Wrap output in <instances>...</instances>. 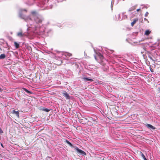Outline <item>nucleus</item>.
Segmentation results:
<instances>
[{"label": "nucleus", "instance_id": "obj_1", "mask_svg": "<svg viewBox=\"0 0 160 160\" xmlns=\"http://www.w3.org/2000/svg\"><path fill=\"white\" fill-rule=\"evenodd\" d=\"M95 51V54L94 55L95 59L101 64L104 65L103 55L99 52V51Z\"/></svg>", "mask_w": 160, "mask_h": 160}, {"label": "nucleus", "instance_id": "obj_2", "mask_svg": "<svg viewBox=\"0 0 160 160\" xmlns=\"http://www.w3.org/2000/svg\"><path fill=\"white\" fill-rule=\"evenodd\" d=\"M87 124L88 125H92L97 123V121L93 119L91 117H88L86 118Z\"/></svg>", "mask_w": 160, "mask_h": 160}, {"label": "nucleus", "instance_id": "obj_3", "mask_svg": "<svg viewBox=\"0 0 160 160\" xmlns=\"http://www.w3.org/2000/svg\"><path fill=\"white\" fill-rule=\"evenodd\" d=\"M34 18L35 21L37 23H41L44 20L43 17L40 15H38L37 17H35Z\"/></svg>", "mask_w": 160, "mask_h": 160}, {"label": "nucleus", "instance_id": "obj_4", "mask_svg": "<svg viewBox=\"0 0 160 160\" xmlns=\"http://www.w3.org/2000/svg\"><path fill=\"white\" fill-rule=\"evenodd\" d=\"M23 11H25L26 12L27 10L25 9L20 10V12H19V16L21 18L23 19H25V16L22 13V12Z\"/></svg>", "mask_w": 160, "mask_h": 160}, {"label": "nucleus", "instance_id": "obj_5", "mask_svg": "<svg viewBox=\"0 0 160 160\" xmlns=\"http://www.w3.org/2000/svg\"><path fill=\"white\" fill-rule=\"evenodd\" d=\"M76 149L77 152L79 153L80 154L82 155L83 156L86 155V153L85 152L82 151V150L79 149L78 148H77Z\"/></svg>", "mask_w": 160, "mask_h": 160}, {"label": "nucleus", "instance_id": "obj_6", "mask_svg": "<svg viewBox=\"0 0 160 160\" xmlns=\"http://www.w3.org/2000/svg\"><path fill=\"white\" fill-rule=\"evenodd\" d=\"M79 122L80 123L83 124H87L86 118H82L79 119Z\"/></svg>", "mask_w": 160, "mask_h": 160}, {"label": "nucleus", "instance_id": "obj_7", "mask_svg": "<svg viewBox=\"0 0 160 160\" xmlns=\"http://www.w3.org/2000/svg\"><path fill=\"white\" fill-rule=\"evenodd\" d=\"M31 13L32 14V15L33 18H34L35 17H37L38 15H40L36 11H32Z\"/></svg>", "mask_w": 160, "mask_h": 160}, {"label": "nucleus", "instance_id": "obj_8", "mask_svg": "<svg viewBox=\"0 0 160 160\" xmlns=\"http://www.w3.org/2000/svg\"><path fill=\"white\" fill-rule=\"evenodd\" d=\"M62 94L66 98V99H69L70 98V97L69 94L66 91L63 92Z\"/></svg>", "mask_w": 160, "mask_h": 160}, {"label": "nucleus", "instance_id": "obj_9", "mask_svg": "<svg viewBox=\"0 0 160 160\" xmlns=\"http://www.w3.org/2000/svg\"><path fill=\"white\" fill-rule=\"evenodd\" d=\"M146 126L147 128H150V129H152L153 130H154L155 129V128L152 126V125L149 124H147L146 125Z\"/></svg>", "mask_w": 160, "mask_h": 160}, {"label": "nucleus", "instance_id": "obj_10", "mask_svg": "<svg viewBox=\"0 0 160 160\" xmlns=\"http://www.w3.org/2000/svg\"><path fill=\"white\" fill-rule=\"evenodd\" d=\"M12 112L13 114H15L16 116L18 118L19 117V112L18 111H16L14 110L12 111Z\"/></svg>", "mask_w": 160, "mask_h": 160}, {"label": "nucleus", "instance_id": "obj_11", "mask_svg": "<svg viewBox=\"0 0 160 160\" xmlns=\"http://www.w3.org/2000/svg\"><path fill=\"white\" fill-rule=\"evenodd\" d=\"M138 19L137 18L134 19L133 21L131 23V26H133L136 22L138 21Z\"/></svg>", "mask_w": 160, "mask_h": 160}, {"label": "nucleus", "instance_id": "obj_12", "mask_svg": "<svg viewBox=\"0 0 160 160\" xmlns=\"http://www.w3.org/2000/svg\"><path fill=\"white\" fill-rule=\"evenodd\" d=\"M82 79L84 80L85 82H87L88 81H93V80L91 79H89L87 78H83Z\"/></svg>", "mask_w": 160, "mask_h": 160}, {"label": "nucleus", "instance_id": "obj_13", "mask_svg": "<svg viewBox=\"0 0 160 160\" xmlns=\"http://www.w3.org/2000/svg\"><path fill=\"white\" fill-rule=\"evenodd\" d=\"M136 6H134L130 8L128 10V11L131 12L135 9L136 8Z\"/></svg>", "mask_w": 160, "mask_h": 160}, {"label": "nucleus", "instance_id": "obj_14", "mask_svg": "<svg viewBox=\"0 0 160 160\" xmlns=\"http://www.w3.org/2000/svg\"><path fill=\"white\" fill-rule=\"evenodd\" d=\"M151 31L148 30L146 31L144 34L146 36H148L151 33Z\"/></svg>", "mask_w": 160, "mask_h": 160}, {"label": "nucleus", "instance_id": "obj_15", "mask_svg": "<svg viewBox=\"0 0 160 160\" xmlns=\"http://www.w3.org/2000/svg\"><path fill=\"white\" fill-rule=\"evenodd\" d=\"M140 154L141 155L143 159L144 160H147L146 158L144 155L143 154V153L142 152H140Z\"/></svg>", "mask_w": 160, "mask_h": 160}, {"label": "nucleus", "instance_id": "obj_16", "mask_svg": "<svg viewBox=\"0 0 160 160\" xmlns=\"http://www.w3.org/2000/svg\"><path fill=\"white\" fill-rule=\"evenodd\" d=\"M22 89L23 90H24V91H25L26 92L28 93H29V94L32 93V92H31L28 91V90L25 88H22Z\"/></svg>", "mask_w": 160, "mask_h": 160}, {"label": "nucleus", "instance_id": "obj_17", "mask_svg": "<svg viewBox=\"0 0 160 160\" xmlns=\"http://www.w3.org/2000/svg\"><path fill=\"white\" fill-rule=\"evenodd\" d=\"M6 57V55L5 54H2L0 55V59H3L5 58Z\"/></svg>", "mask_w": 160, "mask_h": 160}, {"label": "nucleus", "instance_id": "obj_18", "mask_svg": "<svg viewBox=\"0 0 160 160\" xmlns=\"http://www.w3.org/2000/svg\"><path fill=\"white\" fill-rule=\"evenodd\" d=\"M65 142L68 144L69 145L70 147H73V145H72V144L71 142H69L68 140H66Z\"/></svg>", "mask_w": 160, "mask_h": 160}, {"label": "nucleus", "instance_id": "obj_19", "mask_svg": "<svg viewBox=\"0 0 160 160\" xmlns=\"http://www.w3.org/2000/svg\"><path fill=\"white\" fill-rule=\"evenodd\" d=\"M14 45L16 48H18V47H19V45L18 43H17L16 42H14Z\"/></svg>", "mask_w": 160, "mask_h": 160}, {"label": "nucleus", "instance_id": "obj_20", "mask_svg": "<svg viewBox=\"0 0 160 160\" xmlns=\"http://www.w3.org/2000/svg\"><path fill=\"white\" fill-rule=\"evenodd\" d=\"M125 13V12H123L122 13V15H123L122 18L124 19L126 18H127V16L126 15H124V14Z\"/></svg>", "mask_w": 160, "mask_h": 160}, {"label": "nucleus", "instance_id": "obj_21", "mask_svg": "<svg viewBox=\"0 0 160 160\" xmlns=\"http://www.w3.org/2000/svg\"><path fill=\"white\" fill-rule=\"evenodd\" d=\"M30 0L31 2H28V4L30 5H31L33 4V2H34V0Z\"/></svg>", "mask_w": 160, "mask_h": 160}, {"label": "nucleus", "instance_id": "obj_22", "mask_svg": "<svg viewBox=\"0 0 160 160\" xmlns=\"http://www.w3.org/2000/svg\"><path fill=\"white\" fill-rule=\"evenodd\" d=\"M42 110L46 112H48L49 111H50L49 110L47 109V108H43Z\"/></svg>", "mask_w": 160, "mask_h": 160}, {"label": "nucleus", "instance_id": "obj_23", "mask_svg": "<svg viewBox=\"0 0 160 160\" xmlns=\"http://www.w3.org/2000/svg\"><path fill=\"white\" fill-rule=\"evenodd\" d=\"M18 36L21 37L23 36V34L21 32H19L18 33Z\"/></svg>", "mask_w": 160, "mask_h": 160}, {"label": "nucleus", "instance_id": "obj_24", "mask_svg": "<svg viewBox=\"0 0 160 160\" xmlns=\"http://www.w3.org/2000/svg\"><path fill=\"white\" fill-rule=\"evenodd\" d=\"M65 56H68L69 57L71 56L72 55V54L70 53H65Z\"/></svg>", "mask_w": 160, "mask_h": 160}, {"label": "nucleus", "instance_id": "obj_25", "mask_svg": "<svg viewBox=\"0 0 160 160\" xmlns=\"http://www.w3.org/2000/svg\"><path fill=\"white\" fill-rule=\"evenodd\" d=\"M117 17L118 18V20H120L121 18H120V14H119L118 15Z\"/></svg>", "mask_w": 160, "mask_h": 160}, {"label": "nucleus", "instance_id": "obj_26", "mask_svg": "<svg viewBox=\"0 0 160 160\" xmlns=\"http://www.w3.org/2000/svg\"><path fill=\"white\" fill-rule=\"evenodd\" d=\"M62 63V62L61 61H60V62L59 63H56V64H57V65H60Z\"/></svg>", "mask_w": 160, "mask_h": 160}, {"label": "nucleus", "instance_id": "obj_27", "mask_svg": "<svg viewBox=\"0 0 160 160\" xmlns=\"http://www.w3.org/2000/svg\"><path fill=\"white\" fill-rule=\"evenodd\" d=\"M148 12H147L145 14V16L147 17L148 15Z\"/></svg>", "mask_w": 160, "mask_h": 160}, {"label": "nucleus", "instance_id": "obj_28", "mask_svg": "<svg viewBox=\"0 0 160 160\" xmlns=\"http://www.w3.org/2000/svg\"><path fill=\"white\" fill-rule=\"evenodd\" d=\"M3 131L1 129V128H0V133H3Z\"/></svg>", "mask_w": 160, "mask_h": 160}, {"label": "nucleus", "instance_id": "obj_29", "mask_svg": "<svg viewBox=\"0 0 160 160\" xmlns=\"http://www.w3.org/2000/svg\"><path fill=\"white\" fill-rule=\"evenodd\" d=\"M2 91V89L0 88V92H1Z\"/></svg>", "mask_w": 160, "mask_h": 160}, {"label": "nucleus", "instance_id": "obj_30", "mask_svg": "<svg viewBox=\"0 0 160 160\" xmlns=\"http://www.w3.org/2000/svg\"><path fill=\"white\" fill-rule=\"evenodd\" d=\"M144 19L145 20H146V21H148V22H149L148 21V19L147 18H144Z\"/></svg>", "mask_w": 160, "mask_h": 160}, {"label": "nucleus", "instance_id": "obj_31", "mask_svg": "<svg viewBox=\"0 0 160 160\" xmlns=\"http://www.w3.org/2000/svg\"><path fill=\"white\" fill-rule=\"evenodd\" d=\"M140 10V8L137 9V11L138 12Z\"/></svg>", "mask_w": 160, "mask_h": 160}, {"label": "nucleus", "instance_id": "obj_32", "mask_svg": "<svg viewBox=\"0 0 160 160\" xmlns=\"http://www.w3.org/2000/svg\"><path fill=\"white\" fill-rule=\"evenodd\" d=\"M1 146L2 147H3V144H2V143H1Z\"/></svg>", "mask_w": 160, "mask_h": 160}, {"label": "nucleus", "instance_id": "obj_33", "mask_svg": "<svg viewBox=\"0 0 160 160\" xmlns=\"http://www.w3.org/2000/svg\"><path fill=\"white\" fill-rule=\"evenodd\" d=\"M28 18H29V19H30V20H31V18H30L29 17Z\"/></svg>", "mask_w": 160, "mask_h": 160}, {"label": "nucleus", "instance_id": "obj_34", "mask_svg": "<svg viewBox=\"0 0 160 160\" xmlns=\"http://www.w3.org/2000/svg\"><path fill=\"white\" fill-rule=\"evenodd\" d=\"M159 92H160V88H159Z\"/></svg>", "mask_w": 160, "mask_h": 160}, {"label": "nucleus", "instance_id": "obj_35", "mask_svg": "<svg viewBox=\"0 0 160 160\" xmlns=\"http://www.w3.org/2000/svg\"><path fill=\"white\" fill-rule=\"evenodd\" d=\"M151 72H152V70H151Z\"/></svg>", "mask_w": 160, "mask_h": 160}, {"label": "nucleus", "instance_id": "obj_36", "mask_svg": "<svg viewBox=\"0 0 160 160\" xmlns=\"http://www.w3.org/2000/svg\"><path fill=\"white\" fill-rule=\"evenodd\" d=\"M151 72H152V70H151Z\"/></svg>", "mask_w": 160, "mask_h": 160}]
</instances>
